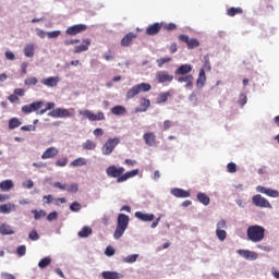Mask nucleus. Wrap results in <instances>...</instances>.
Returning <instances> with one entry per match:
<instances>
[{
	"instance_id": "40",
	"label": "nucleus",
	"mask_w": 279,
	"mask_h": 279,
	"mask_svg": "<svg viewBox=\"0 0 279 279\" xmlns=\"http://www.w3.org/2000/svg\"><path fill=\"white\" fill-rule=\"evenodd\" d=\"M69 162L68 156H62V158H58L56 160V166L57 167H65Z\"/></svg>"
},
{
	"instance_id": "13",
	"label": "nucleus",
	"mask_w": 279,
	"mask_h": 279,
	"mask_svg": "<svg viewBox=\"0 0 279 279\" xmlns=\"http://www.w3.org/2000/svg\"><path fill=\"white\" fill-rule=\"evenodd\" d=\"M89 45H92L90 38H84L83 45H75L73 52L82 53L83 51H88Z\"/></svg>"
},
{
	"instance_id": "57",
	"label": "nucleus",
	"mask_w": 279,
	"mask_h": 279,
	"mask_svg": "<svg viewBox=\"0 0 279 279\" xmlns=\"http://www.w3.org/2000/svg\"><path fill=\"white\" fill-rule=\"evenodd\" d=\"M106 255H107L108 257H112L113 255H116L114 248H112V246H107V248H106Z\"/></svg>"
},
{
	"instance_id": "33",
	"label": "nucleus",
	"mask_w": 279,
	"mask_h": 279,
	"mask_svg": "<svg viewBox=\"0 0 279 279\" xmlns=\"http://www.w3.org/2000/svg\"><path fill=\"white\" fill-rule=\"evenodd\" d=\"M11 210H16V205H13V203L0 206V213H11Z\"/></svg>"
},
{
	"instance_id": "61",
	"label": "nucleus",
	"mask_w": 279,
	"mask_h": 279,
	"mask_svg": "<svg viewBox=\"0 0 279 279\" xmlns=\"http://www.w3.org/2000/svg\"><path fill=\"white\" fill-rule=\"evenodd\" d=\"M54 110L56 109V104L54 101H48V104H46L45 110L47 112V110Z\"/></svg>"
},
{
	"instance_id": "7",
	"label": "nucleus",
	"mask_w": 279,
	"mask_h": 279,
	"mask_svg": "<svg viewBox=\"0 0 279 279\" xmlns=\"http://www.w3.org/2000/svg\"><path fill=\"white\" fill-rule=\"evenodd\" d=\"M260 191L259 193H257L256 195H253L252 202L253 204H255V206H259L260 208H272L271 203H269V201H267V198H264L263 195H260Z\"/></svg>"
},
{
	"instance_id": "11",
	"label": "nucleus",
	"mask_w": 279,
	"mask_h": 279,
	"mask_svg": "<svg viewBox=\"0 0 279 279\" xmlns=\"http://www.w3.org/2000/svg\"><path fill=\"white\" fill-rule=\"evenodd\" d=\"M50 117L59 118V117H74L73 112H70L68 108H54L49 112Z\"/></svg>"
},
{
	"instance_id": "49",
	"label": "nucleus",
	"mask_w": 279,
	"mask_h": 279,
	"mask_svg": "<svg viewBox=\"0 0 279 279\" xmlns=\"http://www.w3.org/2000/svg\"><path fill=\"white\" fill-rule=\"evenodd\" d=\"M239 104L241 106H245V104H247V95H245V93H241L239 96Z\"/></svg>"
},
{
	"instance_id": "52",
	"label": "nucleus",
	"mask_w": 279,
	"mask_h": 279,
	"mask_svg": "<svg viewBox=\"0 0 279 279\" xmlns=\"http://www.w3.org/2000/svg\"><path fill=\"white\" fill-rule=\"evenodd\" d=\"M80 38H72V39H66L63 41V44L69 47L70 45H76L77 43H80Z\"/></svg>"
},
{
	"instance_id": "25",
	"label": "nucleus",
	"mask_w": 279,
	"mask_h": 279,
	"mask_svg": "<svg viewBox=\"0 0 279 279\" xmlns=\"http://www.w3.org/2000/svg\"><path fill=\"white\" fill-rule=\"evenodd\" d=\"M35 51H36V46L34 45V43H28L27 45H25L24 54L27 58H34Z\"/></svg>"
},
{
	"instance_id": "62",
	"label": "nucleus",
	"mask_w": 279,
	"mask_h": 279,
	"mask_svg": "<svg viewBox=\"0 0 279 279\" xmlns=\"http://www.w3.org/2000/svg\"><path fill=\"white\" fill-rule=\"evenodd\" d=\"M5 58L8 60H15V53L13 51H5Z\"/></svg>"
},
{
	"instance_id": "32",
	"label": "nucleus",
	"mask_w": 279,
	"mask_h": 279,
	"mask_svg": "<svg viewBox=\"0 0 279 279\" xmlns=\"http://www.w3.org/2000/svg\"><path fill=\"white\" fill-rule=\"evenodd\" d=\"M83 165H87V159L82 156L71 161V167H82Z\"/></svg>"
},
{
	"instance_id": "46",
	"label": "nucleus",
	"mask_w": 279,
	"mask_h": 279,
	"mask_svg": "<svg viewBox=\"0 0 279 279\" xmlns=\"http://www.w3.org/2000/svg\"><path fill=\"white\" fill-rule=\"evenodd\" d=\"M66 191H69L70 193H76L78 191L77 182H72L70 186L66 185Z\"/></svg>"
},
{
	"instance_id": "12",
	"label": "nucleus",
	"mask_w": 279,
	"mask_h": 279,
	"mask_svg": "<svg viewBox=\"0 0 279 279\" xmlns=\"http://www.w3.org/2000/svg\"><path fill=\"white\" fill-rule=\"evenodd\" d=\"M86 29L87 25L80 23L78 25H72L71 27H68L66 34H69V36H76L77 34H81V32H85Z\"/></svg>"
},
{
	"instance_id": "2",
	"label": "nucleus",
	"mask_w": 279,
	"mask_h": 279,
	"mask_svg": "<svg viewBox=\"0 0 279 279\" xmlns=\"http://www.w3.org/2000/svg\"><path fill=\"white\" fill-rule=\"evenodd\" d=\"M265 227H260V225H251L246 230V235L248 241H253V243L257 244L258 241L265 239Z\"/></svg>"
},
{
	"instance_id": "10",
	"label": "nucleus",
	"mask_w": 279,
	"mask_h": 279,
	"mask_svg": "<svg viewBox=\"0 0 279 279\" xmlns=\"http://www.w3.org/2000/svg\"><path fill=\"white\" fill-rule=\"evenodd\" d=\"M156 80L157 82H159L160 84H165V83H170L173 82L174 80V75H172L171 73H169V71H157L156 73Z\"/></svg>"
},
{
	"instance_id": "8",
	"label": "nucleus",
	"mask_w": 279,
	"mask_h": 279,
	"mask_svg": "<svg viewBox=\"0 0 279 279\" xmlns=\"http://www.w3.org/2000/svg\"><path fill=\"white\" fill-rule=\"evenodd\" d=\"M179 40L185 43L189 49H194L195 47H199L201 45L198 38H190L187 34H180Z\"/></svg>"
},
{
	"instance_id": "14",
	"label": "nucleus",
	"mask_w": 279,
	"mask_h": 279,
	"mask_svg": "<svg viewBox=\"0 0 279 279\" xmlns=\"http://www.w3.org/2000/svg\"><path fill=\"white\" fill-rule=\"evenodd\" d=\"M191 71H193L192 64H181L178 66V69H175L174 73L181 77L185 76L187 73H191Z\"/></svg>"
},
{
	"instance_id": "31",
	"label": "nucleus",
	"mask_w": 279,
	"mask_h": 279,
	"mask_svg": "<svg viewBox=\"0 0 279 279\" xmlns=\"http://www.w3.org/2000/svg\"><path fill=\"white\" fill-rule=\"evenodd\" d=\"M111 112L113 114H126L128 110H126L125 106L118 105V106H113L111 108Z\"/></svg>"
},
{
	"instance_id": "19",
	"label": "nucleus",
	"mask_w": 279,
	"mask_h": 279,
	"mask_svg": "<svg viewBox=\"0 0 279 279\" xmlns=\"http://www.w3.org/2000/svg\"><path fill=\"white\" fill-rule=\"evenodd\" d=\"M161 27H162V23H153V25H148V27L146 28V34L148 36H154L156 34H159Z\"/></svg>"
},
{
	"instance_id": "9",
	"label": "nucleus",
	"mask_w": 279,
	"mask_h": 279,
	"mask_svg": "<svg viewBox=\"0 0 279 279\" xmlns=\"http://www.w3.org/2000/svg\"><path fill=\"white\" fill-rule=\"evenodd\" d=\"M45 106V101H33L32 104H25L22 106V112H25L26 114H29V112H35L36 110H39Z\"/></svg>"
},
{
	"instance_id": "55",
	"label": "nucleus",
	"mask_w": 279,
	"mask_h": 279,
	"mask_svg": "<svg viewBox=\"0 0 279 279\" xmlns=\"http://www.w3.org/2000/svg\"><path fill=\"white\" fill-rule=\"evenodd\" d=\"M21 130L23 131H36V124L22 125Z\"/></svg>"
},
{
	"instance_id": "56",
	"label": "nucleus",
	"mask_w": 279,
	"mask_h": 279,
	"mask_svg": "<svg viewBox=\"0 0 279 279\" xmlns=\"http://www.w3.org/2000/svg\"><path fill=\"white\" fill-rule=\"evenodd\" d=\"M44 204H51V202H53V195L48 194V195H44Z\"/></svg>"
},
{
	"instance_id": "51",
	"label": "nucleus",
	"mask_w": 279,
	"mask_h": 279,
	"mask_svg": "<svg viewBox=\"0 0 279 279\" xmlns=\"http://www.w3.org/2000/svg\"><path fill=\"white\" fill-rule=\"evenodd\" d=\"M61 34L60 29H54L53 32H48V38H58Z\"/></svg>"
},
{
	"instance_id": "37",
	"label": "nucleus",
	"mask_w": 279,
	"mask_h": 279,
	"mask_svg": "<svg viewBox=\"0 0 279 279\" xmlns=\"http://www.w3.org/2000/svg\"><path fill=\"white\" fill-rule=\"evenodd\" d=\"M227 14L229 16H235V14H243V8H229Z\"/></svg>"
},
{
	"instance_id": "59",
	"label": "nucleus",
	"mask_w": 279,
	"mask_h": 279,
	"mask_svg": "<svg viewBox=\"0 0 279 279\" xmlns=\"http://www.w3.org/2000/svg\"><path fill=\"white\" fill-rule=\"evenodd\" d=\"M48 221H53V219H58V211H51V214H49L47 216Z\"/></svg>"
},
{
	"instance_id": "29",
	"label": "nucleus",
	"mask_w": 279,
	"mask_h": 279,
	"mask_svg": "<svg viewBox=\"0 0 279 279\" xmlns=\"http://www.w3.org/2000/svg\"><path fill=\"white\" fill-rule=\"evenodd\" d=\"M169 97H171L170 90L159 93L157 97V104H165L166 101H168Z\"/></svg>"
},
{
	"instance_id": "4",
	"label": "nucleus",
	"mask_w": 279,
	"mask_h": 279,
	"mask_svg": "<svg viewBox=\"0 0 279 279\" xmlns=\"http://www.w3.org/2000/svg\"><path fill=\"white\" fill-rule=\"evenodd\" d=\"M150 89H151V84H149L148 82H142L141 84H135V86H132V88H129V90H126V98L132 99L140 93L142 92L146 93Z\"/></svg>"
},
{
	"instance_id": "53",
	"label": "nucleus",
	"mask_w": 279,
	"mask_h": 279,
	"mask_svg": "<svg viewBox=\"0 0 279 279\" xmlns=\"http://www.w3.org/2000/svg\"><path fill=\"white\" fill-rule=\"evenodd\" d=\"M190 101H193L194 104H197L198 101V95L195 90H193L189 97Z\"/></svg>"
},
{
	"instance_id": "63",
	"label": "nucleus",
	"mask_w": 279,
	"mask_h": 279,
	"mask_svg": "<svg viewBox=\"0 0 279 279\" xmlns=\"http://www.w3.org/2000/svg\"><path fill=\"white\" fill-rule=\"evenodd\" d=\"M70 208H71V210H81L82 205H80V203H72Z\"/></svg>"
},
{
	"instance_id": "38",
	"label": "nucleus",
	"mask_w": 279,
	"mask_h": 279,
	"mask_svg": "<svg viewBox=\"0 0 279 279\" xmlns=\"http://www.w3.org/2000/svg\"><path fill=\"white\" fill-rule=\"evenodd\" d=\"M93 229L92 227H83L81 231H78L77 235L78 236H89L92 234Z\"/></svg>"
},
{
	"instance_id": "34",
	"label": "nucleus",
	"mask_w": 279,
	"mask_h": 279,
	"mask_svg": "<svg viewBox=\"0 0 279 279\" xmlns=\"http://www.w3.org/2000/svg\"><path fill=\"white\" fill-rule=\"evenodd\" d=\"M21 123L22 122L17 117H12V119L9 120V128L14 130L15 128H19Z\"/></svg>"
},
{
	"instance_id": "54",
	"label": "nucleus",
	"mask_w": 279,
	"mask_h": 279,
	"mask_svg": "<svg viewBox=\"0 0 279 279\" xmlns=\"http://www.w3.org/2000/svg\"><path fill=\"white\" fill-rule=\"evenodd\" d=\"M8 99L12 104H15L16 101H20V97H17V94L15 92L12 95H9Z\"/></svg>"
},
{
	"instance_id": "3",
	"label": "nucleus",
	"mask_w": 279,
	"mask_h": 279,
	"mask_svg": "<svg viewBox=\"0 0 279 279\" xmlns=\"http://www.w3.org/2000/svg\"><path fill=\"white\" fill-rule=\"evenodd\" d=\"M129 223H130L129 216H126V214H119L117 228L113 234L114 239H121V236H123Z\"/></svg>"
},
{
	"instance_id": "5",
	"label": "nucleus",
	"mask_w": 279,
	"mask_h": 279,
	"mask_svg": "<svg viewBox=\"0 0 279 279\" xmlns=\"http://www.w3.org/2000/svg\"><path fill=\"white\" fill-rule=\"evenodd\" d=\"M119 136H114L113 138H108L106 143H104L101 147V151L105 156H109L116 149L117 145L120 143Z\"/></svg>"
},
{
	"instance_id": "42",
	"label": "nucleus",
	"mask_w": 279,
	"mask_h": 279,
	"mask_svg": "<svg viewBox=\"0 0 279 279\" xmlns=\"http://www.w3.org/2000/svg\"><path fill=\"white\" fill-rule=\"evenodd\" d=\"M33 215H34V217H35V219H41V217H46V211H44V209H39V211H38V209H33Z\"/></svg>"
},
{
	"instance_id": "28",
	"label": "nucleus",
	"mask_w": 279,
	"mask_h": 279,
	"mask_svg": "<svg viewBox=\"0 0 279 279\" xmlns=\"http://www.w3.org/2000/svg\"><path fill=\"white\" fill-rule=\"evenodd\" d=\"M197 199L202 202V204H205V206H208V204H210L209 195H207V193H204L203 191H199L197 193Z\"/></svg>"
},
{
	"instance_id": "60",
	"label": "nucleus",
	"mask_w": 279,
	"mask_h": 279,
	"mask_svg": "<svg viewBox=\"0 0 279 279\" xmlns=\"http://www.w3.org/2000/svg\"><path fill=\"white\" fill-rule=\"evenodd\" d=\"M217 227L220 228V230H227V222L226 220H219V222H217Z\"/></svg>"
},
{
	"instance_id": "44",
	"label": "nucleus",
	"mask_w": 279,
	"mask_h": 279,
	"mask_svg": "<svg viewBox=\"0 0 279 279\" xmlns=\"http://www.w3.org/2000/svg\"><path fill=\"white\" fill-rule=\"evenodd\" d=\"M171 60H172V58H170V57H167V58H158V59H157V65H158L159 68H162L163 64H166L167 62H171Z\"/></svg>"
},
{
	"instance_id": "27",
	"label": "nucleus",
	"mask_w": 279,
	"mask_h": 279,
	"mask_svg": "<svg viewBox=\"0 0 279 279\" xmlns=\"http://www.w3.org/2000/svg\"><path fill=\"white\" fill-rule=\"evenodd\" d=\"M135 217L141 219V221H153V219H155V214H143V211H135Z\"/></svg>"
},
{
	"instance_id": "43",
	"label": "nucleus",
	"mask_w": 279,
	"mask_h": 279,
	"mask_svg": "<svg viewBox=\"0 0 279 279\" xmlns=\"http://www.w3.org/2000/svg\"><path fill=\"white\" fill-rule=\"evenodd\" d=\"M38 84V77H26L25 85L26 86H36Z\"/></svg>"
},
{
	"instance_id": "18",
	"label": "nucleus",
	"mask_w": 279,
	"mask_h": 279,
	"mask_svg": "<svg viewBox=\"0 0 279 279\" xmlns=\"http://www.w3.org/2000/svg\"><path fill=\"white\" fill-rule=\"evenodd\" d=\"M134 38H137V34H134V32H129V34H125L121 40L122 47H130L132 45Z\"/></svg>"
},
{
	"instance_id": "20",
	"label": "nucleus",
	"mask_w": 279,
	"mask_h": 279,
	"mask_svg": "<svg viewBox=\"0 0 279 279\" xmlns=\"http://www.w3.org/2000/svg\"><path fill=\"white\" fill-rule=\"evenodd\" d=\"M171 194L174 195L175 197H190L191 191H187L185 189L174 187V189H171Z\"/></svg>"
},
{
	"instance_id": "24",
	"label": "nucleus",
	"mask_w": 279,
	"mask_h": 279,
	"mask_svg": "<svg viewBox=\"0 0 279 279\" xmlns=\"http://www.w3.org/2000/svg\"><path fill=\"white\" fill-rule=\"evenodd\" d=\"M144 141L146 145H156V134L155 132H145L144 133Z\"/></svg>"
},
{
	"instance_id": "26",
	"label": "nucleus",
	"mask_w": 279,
	"mask_h": 279,
	"mask_svg": "<svg viewBox=\"0 0 279 279\" xmlns=\"http://www.w3.org/2000/svg\"><path fill=\"white\" fill-rule=\"evenodd\" d=\"M102 279H122V275L120 272H113L111 270H107L101 272Z\"/></svg>"
},
{
	"instance_id": "1",
	"label": "nucleus",
	"mask_w": 279,
	"mask_h": 279,
	"mask_svg": "<svg viewBox=\"0 0 279 279\" xmlns=\"http://www.w3.org/2000/svg\"><path fill=\"white\" fill-rule=\"evenodd\" d=\"M107 175L110 178H117L118 182H125L130 178L138 175L140 169H132L131 171H125V167H117V165H109L106 169Z\"/></svg>"
},
{
	"instance_id": "58",
	"label": "nucleus",
	"mask_w": 279,
	"mask_h": 279,
	"mask_svg": "<svg viewBox=\"0 0 279 279\" xmlns=\"http://www.w3.org/2000/svg\"><path fill=\"white\" fill-rule=\"evenodd\" d=\"M28 236H29V239H32V241H38L40 235H38L37 231H31Z\"/></svg>"
},
{
	"instance_id": "48",
	"label": "nucleus",
	"mask_w": 279,
	"mask_h": 279,
	"mask_svg": "<svg viewBox=\"0 0 279 279\" xmlns=\"http://www.w3.org/2000/svg\"><path fill=\"white\" fill-rule=\"evenodd\" d=\"M16 253H17L19 257H24L27 253L26 246L25 245L19 246L16 250Z\"/></svg>"
},
{
	"instance_id": "21",
	"label": "nucleus",
	"mask_w": 279,
	"mask_h": 279,
	"mask_svg": "<svg viewBox=\"0 0 279 279\" xmlns=\"http://www.w3.org/2000/svg\"><path fill=\"white\" fill-rule=\"evenodd\" d=\"M59 82H60L59 76H50V77L41 78V84H45V86H58Z\"/></svg>"
},
{
	"instance_id": "15",
	"label": "nucleus",
	"mask_w": 279,
	"mask_h": 279,
	"mask_svg": "<svg viewBox=\"0 0 279 279\" xmlns=\"http://www.w3.org/2000/svg\"><path fill=\"white\" fill-rule=\"evenodd\" d=\"M257 191H260V193H265L266 195H269L270 197H279V191L276 189H269L267 186L258 185L256 186Z\"/></svg>"
},
{
	"instance_id": "35",
	"label": "nucleus",
	"mask_w": 279,
	"mask_h": 279,
	"mask_svg": "<svg viewBox=\"0 0 279 279\" xmlns=\"http://www.w3.org/2000/svg\"><path fill=\"white\" fill-rule=\"evenodd\" d=\"M0 232L1 234H13L14 229L10 225H1Z\"/></svg>"
},
{
	"instance_id": "64",
	"label": "nucleus",
	"mask_w": 279,
	"mask_h": 279,
	"mask_svg": "<svg viewBox=\"0 0 279 279\" xmlns=\"http://www.w3.org/2000/svg\"><path fill=\"white\" fill-rule=\"evenodd\" d=\"M94 134H95V136H102V134H104L102 128H96L94 130Z\"/></svg>"
},
{
	"instance_id": "41",
	"label": "nucleus",
	"mask_w": 279,
	"mask_h": 279,
	"mask_svg": "<svg viewBox=\"0 0 279 279\" xmlns=\"http://www.w3.org/2000/svg\"><path fill=\"white\" fill-rule=\"evenodd\" d=\"M216 234L218 236V239H220V241H225V239H227V231H223V229H219V227H217L216 229Z\"/></svg>"
},
{
	"instance_id": "17",
	"label": "nucleus",
	"mask_w": 279,
	"mask_h": 279,
	"mask_svg": "<svg viewBox=\"0 0 279 279\" xmlns=\"http://www.w3.org/2000/svg\"><path fill=\"white\" fill-rule=\"evenodd\" d=\"M59 153L60 149H58V147H47V149H45V151L41 154V158H56V156H58Z\"/></svg>"
},
{
	"instance_id": "30",
	"label": "nucleus",
	"mask_w": 279,
	"mask_h": 279,
	"mask_svg": "<svg viewBox=\"0 0 279 279\" xmlns=\"http://www.w3.org/2000/svg\"><path fill=\"white\" fill-rule=\"evenodd\" d=\"M13 186H14L13 180H2V182H0V189L2 191H10V189H13Z\"/></svg>"
},
{
	"instance_id": "16",
	"label": "nucleus",
	"mask_w": 279,
	"mask_h": 279,
	"mask_svg": "<svg viewBox=\"0 0 279 279\" xmlns=\"http://www.w3.org/2000/svg\"><path fill=\"white\" fill-rule=\"evenodd\" d=\"M178 82H185V88H192L194 86V75L186 73L184 76L178 77Z\"/></svg>"
},
{
	"instance_id": "22",
	"label": "nucleus",
	"mask_w": 279,
	"mask_h": 279,
	"mask_svg": "<svg viewBox=\"0 0 279 279\" xmlns=\"http://www.w3.org/2000/svg\"><path fill=\"white\" fill-rule=\"evenodd\" d=\"M206 80H207L206 71H205V66H203V69L199 70L198 77H197V81H196V86L198 88H203V86L206 83Z\"/></svg>"
},
{
	"instance_id": "50",
	"label": "nucleus",
	"mask_w": 279,
	"mask_h": 279,
	"mask_svg": "<svg viewBox=\"0 0 279 279\" xmlns=\"http://www.w3.org/2000/svg\"><path fill=\"white\" fill-rule=\"evenodd\" d=\"M227 169L230 173L236 172V162H228Z\"/></svg>"
},
{
	"instance_id": "36",
	"label": "nucleus",
	"mask_w": 279,
	"mask_h": 279,
	"mask_svg": "<svg viewBox=\"0 0 279 279\" xmlns=\"http://www.w3.org/2000/svg\"><path fill=\"white\" fill-rule=\"evenodd\" d=\"M96 147H97V144L95 143V141H92L90 138H87V141L83 143L84 149H96Z\"/></svg>"
},
{
	"instance_id": "45",
	"label": "nucleus",
	"mask_w": 279,
	"mask_h": 279,
	"mask_svg": "<svg viewBox=\"0 0 279 279\" xmlns=\"http://www.w3.org/2000/svg\"><path fill=\"white\" fill-rule=\"evenodd\" d=\"M104 58L105 60L110 61V60H114L116 56L111 49H108V51L104 53Z\"/></svg>"
},
{
	"instance_id": "6",
	"label": "nucleus",
	"mask_w": 279,
	"mask_h": 279,
	"mask_svg": "<svg viewBox=\"0 0 279 279\" xmlns=\"http://www.w3.org/2000/svg\"><path fill=\"white\" fill-rule=\"evenodd\" d=\"M80 114H83L84 117L89 119V121H102L104 119H106V114L101 110L98 112H93V110L89 109L80 110Z\"/></svg>"
},
{
	"instance_id": "39",
	"label": "nucleus",
	"mask_w": 279,
	"mask_h": 279,
	"mask_svg": "<svg viewBox=\"0 0 279 279\" xmlns=\"http://www.w3.org/2000/svg\"><path fill=\"white\" fill-rule=\"evenodd\" d=\"M51 264V257H44V259H41L38 264V267L41 269L47 268L48 266H50Z\"/></svg>"
},
{
	"instance_id": "47",
	"label": "nucleus",
	"mask_w": 279,
	"mask_h": 279,
	"mask_svg": "<svg viewBox=\"0 0 279 279\" xmlns=\"http://www.w3.org/2000/svg\"><path fill=\"white\" fill-rule=\"evenodd\" d=\"M138 259V255H129L128 257H125L124 262L125 264H134L135 262H137Z\"/></svg>"
},
{
	"instance_id": "23",
	"label": "nucleus",
	"mask_w": 279,
	"mask_h": 279,
	"mask_svg": "<svg viewBox=\"0 0 279 279\" xmlns=\"http://www.w3.org/2000/svg\"><path fill=\"white\" fill-rule=\"evenodd\" d=\"M239 255H241V257H244V259H251V260H256L258 259V255L257 253H254L252 251H238Z\"/></svg>"
}]
</instances>
